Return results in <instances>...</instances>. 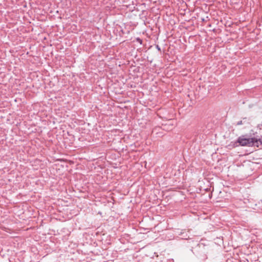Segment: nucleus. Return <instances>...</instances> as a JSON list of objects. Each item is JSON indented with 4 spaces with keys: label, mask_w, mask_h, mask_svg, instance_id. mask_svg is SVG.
<instances>
[{
    "label": "nucleus",
    "mask_w": 262,
    "mask_h": 262,
    "mask_svg": "<svg viewBox=\"0 0 262 262\" xmlns=\"http://www.w3.org/2000/svg\"><path fill=\"white\" fill-rule=\"evenodd\" d=\"M157 49L159 50V51H160L161 50V49L159 47V46L158 45L157 46Z\"/></svg>",
    "instance_id": "nucleus-5"
},
{
    "label": "nucleus",
    "mask_w": 262,
    "mask_h": 262,
    "mask_svg": "<svg viewBox=\"0 0 262 262\" xmlns=\"http://www.w3.org/2000/svg\"><path fill=\"white\" fill-rule=\"evenodd\" d=\"M166 262H174V260L173 259H168Z\"/></svg>",
    "instance_id": "nucleus-4"
},
{
    "label": "nucleus",
    "mask_w": 262,
    "mask_h": 262,
    "mask_svg": "<svg viewBox=\"0 0 262 262\" xmlns=\"http://www.w3.org/2000/svg\"><path fill=\"white\" fill-rule=\"evenodd\" d=\"M259 145H262V140L261 137L256 136L255 137L250 138L248 135H244L239 136L235 142H231L229 146L233 147L241 146H253L257 147Z\"/></svg>",
    "instance_id": "nucleus-1"
},
{
    "label": "nucleus",
    "mask_w": 262,
    "mask_h": 262,
    "mask_svg": "<svg viewBox=\"0 0 262 262\" xmlns=\"http://www.w3.org/2000/svg\"><path fill=\"white\" fill-rule=\"evenodd\" d=\"M135 40L137 42H139L140 45L142 44L143 41H142V40L140 38L137 37V38H136Z\"/></svg>",
    "instance_id": "nucleus-2"
},
{
    "label": "nucleus",
    "mask_w": 262,
    "mask_h": 262,
    "mask_svg": "<svg viewBox=\"0 0 262 262\" xmlns=\"http://www.w3.org/2000/svg\"><path fill=\"white\" fill-rule=\"evenodd\" d=\"M243 124V121L242 120H241V121H238L236 123V125H242Z\"/></svg>",
    "instance_id": "nucleus-3"
}]
</instances>
